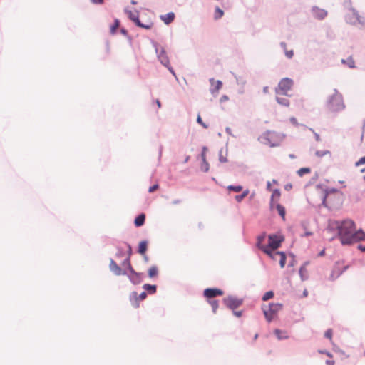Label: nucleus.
Returning a JSON list of instances; mask_svg holds the SVG:
<instances>
[{"instance_id": "obj_45", "label": "nucleus", "mask_w": 365, "mask_h": 365, "mask_svg": "<svg viewBox=\"0 0 365 365\" xmlns=\"http://www.w3.org/2000/svg\"><path fill=\"white\" fill-rule=\"evenodd\" d=\"M326 364L327 365H334L335 364V361H333V360H327L326 361Z\"/></svg>"}, {"instance_id": "obj_22", "label": "nucleus", "mask_w": 365, "mask_h": 365, "mask_svg": "<svg viewBox=\"0 0 365 365\" xmlns=\"http://www.w3.org/2000/svg\"><path fill=\"white\" fill-rule=\"evenodd\" d=\"M274 334L277 336V339H286L289 337L288 334L285 331H282L280 329H275Z\"/></svg>"}, {"instance_id": "obj_38", "label": "nucleus", "mask_w": 365, "mask_h": 365, "mask_svg": "<svg viewBox=\"0 0 365 365\" xmlns=\"http://www.w3.org/2000/svg\"><path fill=\"white\" fill-rule=\"evenodd\" d=\"M363 164H365V156L364 157H362L356 163H355V165L356 167L361 165H363Z\"/></svg>"}, {"instance_id": "obj_10", "label": "nucleus", "mask_w": 365, "mask_h": 365, "mask_svg": "<svg viewBox=\"0 0 365 365\" xmlns=\"http://www.w3.org/2000/svg\"><path fill=\"white\" fill-rule=\"evenodd\" d=\"M110 269L114 272L116 275H124L126 274L125 271H123V269L117 264V263L111 259L109 264Z\"/></svg>"}, {"instance_id": "obj_17", "label": "nucleus", "mask_w": 365, "mask_h": 365, "mask_svg": "<svg viewBox=\"0 0 365 365\" xmlns=\"http://www.w3.org/2000/svg\"><path fill=\"white\" fill-rule=\"evenodd\" d=\"M139 299L138 297V293L136 292H133L130 295V302L132 306L135 308L139 307Z\"/></svg>"}, {"instance_id": "obj_52", "label": "nucleus", "mask_w": 365, "mask_h": 365, "mask_svg": "<svg viewBox=\"0 0 365 365\" xmlns=\"http://www.w3.org/2000/svg\"><path fill=\"white\" fill-rule=\"evenodd\" d=\"M264 91L267 93L268 91V87L264 88Z\"/></svg>"}, {"instance_id": "obj_36", "label": "nucleus", "mask_w": 365, "mask_h": 365, "mask_svg": "<svg viewBox=\"0 0 365 365\" xmlns=\"http://www.w3.org/2000/svg\"><path fill=\"white\" fill-rule=\"evenodd\" d=\"M332 334H333L332 329H329L328 330L326 331V332L324 334V336L326 338L331 340L332 339Z\"/></svg>"}, {"instance_id": "obj_34", "label": "nucleus", "mask_w": 365, "mask_h": 365, "mask_svg": "<svg viewBox=\"0 0 365 365\" xmlns=\"http://www.w3.org/2000/svg\"><path fill=\"white\" fill-rule=\"evenodd\" d=\"M223 11L220 9L219 7H217L215 11V18L217 19H220L223 16Z\"/></svg>"}, {"instance_id": "obj_61", "label": "nucleus", "mask_w": 365, "mask_h": 365, "mask_svg": "<svg viewBox=\"0 0 365 365\" xmlns=\"http://www.w3.org/2000/svg\"><path fill=\"white\" fill-rule=\"evenodd\" d=\"M364 181H365V176H364Z\"/></svg>"}, {"instance_id": "obj_18", "label": "nucleus", "mask_w": 365, "mask_h": 365, "mask_svg": "<svg viewBox=\"0 0 365 365\" xmlns=\"http://www.w3.org/2000/svg\"><path fill=\"white\" fill-rule=\"evenodd\" d=\"M210 83H211V91L212 92H215V91H218L222 86V81L217 80V81H215L214 79H211L210 80Z\"/></svg>"}, {"instance_id": "obj_1", "label": "nucleus", "mask_w": 365, "mask_h": 365, "mask_svg": "<svg viewBox=\"0 0 365 365\" xmlns=\"http://www.w3.org/2000/svg\"><path fill=\"white\" fill-rule=\"evenodd\" d=\"M330 225L337 229L338 237L344 245L365 240V232L362 230H356L355 223L351 220L334 221Z\"/></svg>"}, {"instance_id": "obj_57", "label": "nucleus", "mask_w": 365, "mask_h": 365, "mask_svg": "<svg viewBox=\"0 0 365 365\" xmlns=\"http://www.w3.org/2000/svg\"><path fill=\"white\" fill-rule=\"evenodd\" d=\"M328 197H329V196H327V197L324 200V202H325L327 201V198H328Z\"/></svg>"}, {"instance_id": "obj_14", "label": "nucleus", "mask_w": 365, "mask_h": 365, "mask_svg": "<svg viewBox=\"0 0 365 365\" xmlns=\"http://www.w3.org/2000/svg\"><path fill=\"white\" fill-rule=\"evenodd\" d=\"M347 21L351 24H355L356 21H361L359 14L354 10L351 11L347 15Z\"/></svg>"}, {"instance_id": "obj_43", "label": "nucleus", "mask_w": 365, "mask_h": 365, "mask_svg": "<svg viewBox=\"0 0 365 365\" xmlns=\"http://www.w3.org/2000/svg\"><path fill=\"white\" fill-rule=\"evenodd\" d=\"M205 148H204V152H202V153L201 155H202V160L203 163L204 162H207L206 161V156H205Z\"/></svg>"}, {"instance_id": "obj_21", "label": "nucleus", "mask_w": 365, "mask_h": 365, "mask_svg": "<svg viewBox=\"0 0 365 365\" xmlns=\"http://www.w3.org/2000/svg\"><path fill=\"white\" fill-rule=\"evenodd\" d=\"M147 248H148V242L145 240L141 241L138 245V252L142 255H145Z\"/></svg>"}, {"instance_id": "obj_27", "label": "nucleus", "mask_w": 365, "mask_h": 365, "mask_svg": "<svg viewBox=\"0 0 365 365\" xmlns=\"http://www.w3.org/2000/svg\"><path fill=\"white\" fill-rule=\"evenodd\" d=\"M158 274V269L156 266L151 267L148 270V276L150 278L155 277Z\"/></svg>"}, {"instance_id": "obj_54", "label": "nucleus", "mask_w": 365, "mask_h": 365, "mask_svg": "<svg viewBox=\"0 0 365 365\" xmlns=\"http://www.w3.org/2000/svg\"><path fill=\"white\" fill-rule=\"evenodd\" d=\"M312 235V233H311V232H306V233H305V235Z\"/></svg>"}, {"instance_id": "obj_2", "label": "nucleus", "mask_w": 365, "mask_h": 365, "mask_svg": "<svg viewBox=\"0 0 365 365\" xmlns=\"http://www.w3.org/2000/svg\"><path fill=\"white\" fill-rule=\"evenodd\" d=\"M265 238V235L258 237L257 238V247L264 252V248L267 247L268 251L272 252L276 251L281 245V243L284 241V237L280 235H270L268 237V245H262V242Z\"/></svg>"}, {"instance_id": "obj_19", "label": "nucleus", "mask_w": 365, "mask_h": 365, "mask_svg": "<svg viewBox=\"0 0 365 365\" xmlns=\"http://www.w3.org/2000/svg\"><path fill=\"white\" fill-rule=\"evenodd\" d=\"M158 58L165 66L168 67L169 65V60L165 52L162 50L158 54Z\"/></svg>"}, {"instance_id": "obj_49", "label": "nucleus", "mask_w": 365, "mask_h": 365, "mask_svg": "<svg viewBox=\"0 0 365 365\" xmlns=\"http://www.w3.org/2000/svg\"><path fill=\"white\" fill-rule=\"evenodd\" d=\"M156 104H157L158 108H160L161 107V103L159 100H156Z\"/></svg>"}, {"instance_id": "obj_9", "label": "nucleus", "mask_w": 365, "mask_h": 365, "mask_svg": "<svg viewBox=\"0 0 365 365\" xmlns=\"http://www.w3.org/2000/svg\"><path fill=\"white\" fill-rule=\"evenodd\" d=\"M222 290L217 288H208L204 291V296L209 299L214 298L217 296H222Z\"/></svg>"}, {"instance_id": "obj_15", "label": "nucleus", "mask_w": 365, "mask_h": 365, "mask_svg": "<svg viewBox=\"0 0 365 365\" xmlns=\"http://www.w3.org/2000/svg\"><path fill=\"white\" fill-rule=\"evenodd\" d=\"M313 14L319 19H323L327 15V12L324 9L317 7L313 9Z\"/></svg>"}, {"instance_id": "obj_5", "label": "nucleus", "mask_w": 365, "mask_h": 365, "mask_svg": "<svg viewBox=\"0 0 365 365\" xmlns=\"http://www.w3.org/2000/svg\"><path fill=\"white\" fill-rule=\"evenodd\" d=\"M293 84V80L291 78H282L275 88L276 95L287 96V93L292 89Z\"/></svg>"}, {"instance_id": "obj_46", "label": "nucleus", "mask_w": 365, "mask_h": 365, "mask_svg": "<svg viewBox=\"0 0 365 365\" xmlns=\"http://www.w3.org/2000/svg\"><path fill=\"white\" fill-rule=\"evenodd\" d=\"M358 248H359L361 251H362V252H365V245H364V246H363V245H359V246H358Z\"/></svg>"}, {"instance_id": "obj_33", "label": "nucleus", "mask_w": 365, "mask_h": 365, "mask_svg": "<svg viewBox=\"0 0 365 365\" xmlns=\"http://www.w3.org/2000/svg\"><path fill=\"white\" fill-rule=\"evenodd\" d=\"M274 297V292L272 291L267 292L262 297L263 301H267Z\"/></svg>"}, {"instance_id": "obj_35", "label": "nucleus", "mask_w": 365, "mask_h": 365, "mask_svg": "<svg viewBox=\"0 0 365 365\" xmlns=\"http://www.w3.org/2000/svg\"><path fill=\"white\" fill-rule=\"evenodd\" d=\"M210 304L211 305L212 308V311L214 313H216L217 309L218 308V302L216 300H211L209 302Z\"/></svg>"}, {"instance_id": "obj_20", "label": "nucleus", "mask_w": 365, "mask_h": 365, "mask_svg": "<svg viewBox=\"0 0 365 365\" xmlns=\"http://www.w3.org/2000/svg\"><path fill=\"white\" fill-rule=\"evenodd\" d=\"M281 95H277L276 100L277 103L283 106H289V99L284 96H280Z\"/></svg>"}, {"instance_id": "obj_12", "label": "nucleus", "mask_w": 365, "mask_h": 365, "mask_svg": "<svg viewBox=\"0 0 365 365\" xmlns=\"http://www.w3.org/2000/svg\"><path fill=\"white\" fill-rule=\"evenodd\" d=\"M126 247L128 248V257L125 258V259L123 261L122 266L123 267L128 268V269L130 271L133 269V267L130 264V255L132 254V248L131 246L129 244H126Z\"/></svg>"}, {"instance_id": "obj_24", "label": "nucleus", "mask_w": 365, "mask_h": 365, "mask_svg": "<svg viewBox=\"0 0 365 365\" xmlns=\"http://www.w3.org/2000/svg\"><path fill=\"white\" fill-rule=\"evenodd\" d=\"M274 209L278 211L279 215L282 217L283 220L285 218V209L284 207L279 203H276L274 205Z\"/></svg>"}, {"instance_id": "obj_26", "label": "nucleus", "mask_w": 365, "mask_h": 365, "mask_svg": "<svg viewBox=\"0 0 365 365\" xmlns=\"http://www.w3.org/2000/svg\"><path fill=\"white\" fill-rule=\"evenodd\" d=\"M281 46L284 48L286 56L288 58H292L294 56L293 50H287V44L285 43H281Z\"/></svg>"}, {"instance_id": "obj_53", "label": "nucleus", "mask_w": 365, "mask_h": 365, "mask_svg": "<svg viewBox=\"0 0 365 365\" xmlns=\"http://www.w3.org/2000/svg\"><path fill=\"white\" fill-rule=\"evenodd\" d=\"M324 254V251L323 250V251H322V252H320L319 255H320V256H322Z\"/></svg>"}, {"instance_id": "obj_60", "label": "nucleus", "mask_w": 365, "mask_h": 365, "mask_svg": "<svg viewBox=\"0 0 365 365\" xmlns=\"http://www.w3.org/2000/svg\"><path fill=\"white\" fill-rule=\"evenodd\" d=\"M227 98L226 96H223V100L227 99Z\"/></svg>"}, {"instance_id": "obj_7", "label": "nucleus", "mask_w": 365, "mask_h": 365, "mask_svg": "<svg viewBox=\"0 0 365 365\" xmlns=\"http://www.w3.org/2000/svg\"><path fill=\"white\" fill-rule=\"evenodd\" d=\"M264 253L267 254L274 261H279L280 267L283 268L286 264V255L284 252L277 251H268V248H264Z\"/></svg>"}, {"instance_id": "obj_40", "label": "nucleus", "mask_w": 365, "mask_h": 365, "mask_svg": "<svg viewBox=\"0 0 365 365\" xmlns=\"http://www.w3.org/2000/svg\"><path fill=\"white\" fill-rule=\"evenodd\" d=\"M159 186L158 184H155L153 186L149 187V192H153L154 191L157 190L158 189Z\"/></svg>"}, {"instance_id": "obj_48", "label": "nucleus", "mask_w": 365, "mask_h": 365, "mask_svg": "<svg viewBox=\"0 0 365 365\" xmlns=\"http://www.w3.org/2000/svg\"><path fill=\"white\" fill-rule=\"evenodd\" d=\"M234 314L237 316V317H241L242 312H234Z\"/></svg>"}, {"instance_id": "obj_37", "label": "nucleus", "mask_w": 365, "mask_h": 365, "mask_svg": "<svg viewBox=\"0 0 365 365\" xmlns=\"http://www.w3.org/2000/svg\"><path fill=\"white\" fill-rule=\"evenodd\" d=\"M197 122L200 124L203 128H207V125L202 121L200 115L197 118Z\"/></svg>"}, {"instance_id": "obj_47", "label": "nucleus", "mask_w": 365, "mask_h": 365, "mask_svg": "<svg viewBox=\"0 0 365 365\" xmlns=\"http://www.w3.org/2000/svg\"><path fill=\"white\" fill-rule=\"evenodd\" d=\"M220 160L222 163L227 162V159L225 158L222 157V155L220 156Z\"/></svg>"}, {"instance_id": "obj_30", "label": "nucleus", "mask_w": 365, "mask_h": 365, "mask_svg": "<svg viewBox=\"0 0 365 365\" xmlns=\"http://www.w3.org/2000/svg\"><path fill=\"white\" fill-rule=\"evenodd\" d=\"M311 173V169L309 168H302L297 171V174L299 176L302 177L305 174H309Z\"/></svg>"}, {"instance_id": "obj_56", "label": "nucleus", "mask_w": 365, "mask_h": 365, "mask_svg": "<svg viewBox=\"0 0 365 365\" xmlns=\"http://www.w3.org/2000/svg\"><path fill=\"white\" fill-rule=\"evenodd\" d=\"M132 4H135L136 2L134 0H132Z\"/></svg>"}, {"instance_id": "obj_29", "label": "nucleus", "mask_w": 365, "mask_h": 365, "mask_svg": "<svg viewBox=\"0 0 365 365\" xmlns=\"http://www.w3.org/2000/svg\"><path fill=\"white\" fill-rule=\"evenodd\" d=\"M143 289L146 291H148L150 294H153L156 292V286L155 285H150L148 284H145L143 285Z\"/></svg>"}, {"instance_id": "obj_59", "label": "nucleus", "mask_w": 365, "mask_h": 365, "mask_svg": "<svg viewBox=\"0 0 365 365\" xmlns=\"http://www.w3.org/2000/svg\"><path fill=\"white\" fill-rule=\"evenodd\" d=\"M227 98L226 96H223V100L227 99Z\"/></svg>"}, {"instance_id": "obj_3", "label": "nucleus", "mask_w": 365, "mask_h": 365, "mask_svg": "<svg viewBox=\"0 0 365 365\" xmlns=\"http://www.w3.org/2000/svg\"><path fill=\"white\" fill-rule=\"evenodd\" d=\"M327 106L332 112H337L343 110L345 108V105L344 103L341 94L335 90L328 101Z\"/></svg>"}, {"instance_id": "obj_32", "label": "nucleus", "mask_w": 365, "mask_h": 365, "mask_svg": "<svg viewBox=\"0 0 365 365\" xmlns=\"http://www.w3.org/2000/svg\"><path fill=\"white\" fill-rule=\"evenodd\" d=\"M249 193V191L247 190L245 191H244L242 192V194L241 195H236L235 196V200L237 201V202H241Z\"/></svg>"}, {"instance_id": "obj_13", "label": "nucleus", "mask_w": 365, "mask_h": 365, "mask_svg": "<svg viewBox=\"0 0 365 365\" xmlns=\"http://www.w3.org/2000/svg\"><path fill=\"white\" fill-rule=\"evenodd\" d=\"M280 196L281 193L278 189H276L272 192L270 202V207L272 209H274V205H276V203H278L280 199Z\"/></svg>"}, {"instance_id": "obj_11", "label": "nucleus", "mask_w": 365, "mask_h": 365, "mask_svg": "<svg viewBox=\"0 0 365 365\" xmlns=\"http://www.w3.org/2000/svg\"><path fill=\"white\" fill-rule=\"evenodd\" d=\"M128 275L133 284H139L142 281V274L135 272L133 269L129 271Z\"/></svg>"}, {"instance_id": "obj_23", "label": "nucleus", "mask_w": 365, "mask_h": 365, "mask_svg": "<svg viewBox=\"0 0 365 365\" xmlns=\"http://www.w3.org/2000/svg\"><path fill=\"white\" fill-rule=\"evenodd\" d=\"M145 214H140L139 215L135 220V225L136 227H140L142 226L144 222H145Z\"/></svg>"}, {"instance_id": "obj_39", "label": "nucleus", "mask_w": 365, "mask_h": 365, "mask_svg": "<svg viewBox=\"0 0 365 365\" xmlns=\"http://www.w3.org/2000/svg\"><path fill=\"white\" fill-rule=\"evenodd\" d=\"M138 297L140 301H143L146 298L147 294L145 292H143L140 294H138Z\"/></svg>"}, {"instance_id": "obj_41", "label": "nucleus", "mask_w": 365, "mask_h": 365, "mask_svg": "<svg viewBox=\"0 0 365 365\" xmlns=\"http://www.w3.org/2000/svg\"><path fill=\"white\" fill-rule=\"evenodd\" d=\"M202 169L205 172L208 171V170H209V165H208L207 162H204V166L202 167Z\"/></svg>"}, {"instance_id": "obj_42", "label": "nucleus", "mask_w": 365, "mask_h": 365, "mask_svg": "<svg viewBox=\"0 0 365 365\" xmlns=\"http://www.w3.org/2000/svg\"><path fill=\"white\" fill-rule=\"evenodd\" d=\"M92 3L96 4H101L103 3L104 0H91Z\"/></svg>"}, {"instance_id": "obj_58", "label": "nucleus", "mask_w": 365, "mask_h": 365, "mask_svg": "<svg viewBox=\"0 0 365 365\" xmlns=\"http://www.w3.org/2000/svg\"><path fill=\"white\" fill-rule=\"evenodd\" d=\"M267 187H268V188L270 187V183L269 182L268 183Z\"/></svg>"}, {"instance_id": "obj_28", "label": "nucleus", "mask_w": 365, "mask_h": 365, "mask_svg": "<svg viewBox=\"0 0 365 365\" xmlns=\"http://www.w3.org/2000/svg\"><path fill=\"white\" fill-rule=\"evenodd\" d=\"M120 26V21L118 19H115L114 21V23L110 26V30L111 34H115L116 32L117 29Z\"/></svg>"}, {"instance_id": "obj_8", "label": "nucleus", "mask_w": 365, "mask_h": 365, "mask_svg": "<svg viewBox=\"0 0 365 365\" xmlns=\"http://www.w3.org/2000/svg\"><path fill=\"white\" fill-rule=\"evenodd\" d=\"M223 302L228 308L235 309L242 304V299L233 296H229L224 298Z\"/></svg>"}, {"instance_id": "obj_44", "label": "nucleus", "mask_w": 365, "mask_h": 365, "mask_svg": "<svg viewBox=\"0 0 365 365\" xmlns=\"http://www.w3.org/2000/svg\"><path fill=\"white\" fill-rule=\"evenodd\" d=\"M319 352L322 354H324V355H327L329 357H332V355L329 352L324 351H319Z\"/></svg>"}, {"instance_id": "obj_16", "label": "nucleus", "mask_w": 365, "mask_h": 365, "mask_svg": "<svg viewBox=\"0 0 365 365\" xmlns=\"http://www.w3.org/2000/svg\"><path fill=\"white\" fill-rule=\"evenodd\" d=\"M175 16L173 12H169L165 15H161L160 18L165 24H169L173 21Z\"/></svg>"}, {"instance_id": "obj_6", "label": "nucleus", "mask_w": 365, "mask_h": 365, "mask_svg": "<svg viewBox=\"0 0 365 365\" xmlns=\"http://www.w3.org/2000/svg\"><path fill=\"white\" fill-rule=\"evenodd\" d=\"M282 305L279 303H272L263 307V312L268 322H271L277 314L282 309Z\"/></svg>"}, {"instance_id": "obj_4", "label": "nucleus", "mask_w": 365, "mask_h": 365, "mask_svg": "<svg viewBox=\"0 0 365 365\" xmlns=\"http://www.w3.org/2000/svg\"><path fill=\"white\" fill-rule=\"evenodd\" d=\"M125 12L127 13L128 18L133 21L138 26L145 29H150L152 28L153 23L151 21V19H148L145 22H141V21L139 19L138 13L136 11H128L125 10Z\"/></svg>"}, {"instance_id": "obj_25", "label": "nucleus", "mask_w": 365, "mask_h": 365, "mask_svg": "<svg viewBox=\"0 0 365 365\" xmlns=\"http://www.w3.org/2000/svg\"><path fill=\"white\" fill-rule=\"evenodd\" d=\"M341 63L343 64L347 65L351 68H353L355 67V63L351 56L349 57L346 60L342 59Z\"/></svg>"}, {"instance_id": "obj_55", "label": "nucleus", "mask_w": 365, "mask_h": 365, "mask_svg": "<svg viewBox=\"0 0 365 365\" xmlns=\"http://www.w3.org/2000/svg\"><path fill=\"white\" fill-rule=\"evenodd\" d=\"M257 337H258V334H256L255 336V339H257Z\"/></svg>"}, {"instance_id": "obj_50", "label": "nucleus", "mask_w": 365, "mask_h": 365, "mask_svg": "<svg viewBox=\"0 0 365 365\" xmlns=\"http://www.w3.org/2000/svg\"><path fill=\"white\" fill-rule=\"evenodd\" d=\"M305 271V268L304 267H301L300 269H299V273L301 275H302V272Z\"/></svg>"}, {"instance_id": "obj_31", "label": "nucleus", "mask_w": 365, "mask_h": 365, "mask_svg": "<svg viewBox=\"0 0 365 365\" xmlns=\"http://www.w3.org/2000/svg\"><path fill=\"white\" fill-rule=\"evenodd\" d=\"M227 189L229 190H232V191H234L235 192H240L242 190V187L241 185H229L227 187Z\"/></svg>"}, {"instance_id": "obj_51", "label": "nucleus", "mask_w": 365, "mask_h": 365, "mask_svg": "<svg viewBox=\"0 0 365 365\" xmlns=\"http://www.w3.org/2000/svg\"><path fill=\"white\" fill-rule=\"evenodd\" d=\"M121 32H122V34H123L124 35H126V34H127V31H126V30H125V29H121Z\"/></svg>"}]
</instances>
